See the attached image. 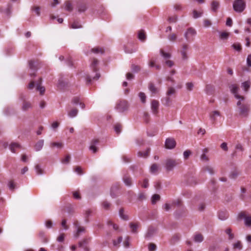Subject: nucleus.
<instances>
[{
	"label": "nucleus",
	"mask_w": 251,
	"mask_h": 251,
	"mask_svg": "<svg viewBox=\"0 0 251 251\" xmlns=\"http://www.w3.org/2000/svg\"><path fill=\"white\" fill-rule=\"evenodd\" d=\"M229 88L231 93L238 100L237 106L239 115L243 117H247L249 112V105L245 102L244 97L238 94L239 87L236 84H233L229 86Z\"/></svg>",
	"instance_id": "obj_1"
},
{
	"label": "nucleus",
	"mask_w": 251,
	"mask_h": 251,
	"mask_svg": "<svg viewBox=\"0 0 251 251\" xmlns=\"http://www.w3.org/2000/svg\"><path fill=\"white\" fill-rule=\"evenodd\" d=\"M176 92V91L174 88L169 87L166 92V97L161 99L163 104L166 106H169L172 101L171 97L175 95Z\"/></svg>",
	"instance_id": "obj_2"
},
{
	"label": "nucleus",
	"mask_w": 251,
	"mask_h": 251,
	"mask_svg": "<svg viewBox=\"0 0 251 251\" xmlns=\"http://www.w3.org/2000/svg\"><path fill=\"white\" fill-rule=\"evenodd\" d=\"M246 4L244 0H235L233 3V8L238 13L242 12L245 9Z\"/></svg>",
	"instance_id": "obj_3"
},
{
	"label": "nucleus",
	"mask_w": 251,
	"mask_h": 251,
	"mask_svg": "<svg viewBox=\"0 0 251 251\" xmlns=\"http://www.w3.org/2000/svg\"><path fill=\"white\" fill-rule=\"evenodd\" d=\"M181 161L180 160H175L173 159H168L165 161V167L168 171H172L177 165L180 164Z\"/></svg>",
	"instance_id": "obj_4"
},
{
	"label": "nucleus",
	"mask_w": 251,
	"mask_h": 251,
	"mask_svg": "<svg viewBox=\"0 0 251 251\" xmlns=\"http://www.w3.org/2000/svg\"><path fill=\"white\" fill-rule=\"evenodd\" d=\"M128 105L127 102L126 100L119 101L116 106V109L119 112H124L128 109Z\"/></svg>",
	"instance_id": "obj_5"
},
{
	"label": "nucleus",
	"mask_w": 251,
	"mask_h": 251,
	"mask_svg": "<svg viewBox=\"0 0 251 251\" xmlns=\"http://www.w3.org/2000/svg\"><path fill=\"white\" fill-rule=\"evenodd\" d=\"M196 31L195 29L190 27L184 33V37L188 41L193 40V37L196 35Z\"/></svg>",
	"instance_id": "obj_6"
},
{
	"label": "nucleus",
	"mask_w": 251,
	"mask_h": 251,
	"mask_svg": "<svg viewBox=\"0 0 251 251\" xmlns=\"http://www.w3.org/2000/svg\"><path fill=\"white\" fill-rule=\"evenodd\" d=\"M20 98L23 100V104L22 106V109L23 111H26L31 108L32 105L30 101L25 100L23 94H21Z\"/></svg>",
	"instance_id": "obj_7"
},
{
	"label": "nucleus",
	"mask_w": 251,
	"mask_h": 251,
	"mask_svg": "<svg viewBox=\"0 0 251 251\" xmlns=\"http://www.w3.org/2000/svg\"><path fill=\"white\" fill-rule=\"evenodd\" d=\"M74 225L76 228V231L74 236L76 238H78L80 234L82 233H85L86 228L84 226H79L78 221H75L74 223Z\"/></svg>",
	"instance_id": "obj_8"
},
{
	"label": "nucleus",
	"mask_w": 251,
	"mask_h": 251,
	"mask_svg": "<svg viewBox=\"0 0 251 251\" xmlns=\"http://www.w3.org/2000/svg\"><path fill=\"white\" fill-rule=\"evenodd\" d=\"M238 218L240 219H244L245 225L247 226H251V217L247 216L245 212H241L238 214Z\"/></svg>",
	"instance_id": "obj_9"
},
{
	"label": "nucleus",
	"mask_w": 251,
	"mask_h": 251,
	"mask_svg": "<svg viewBox=\"0 0 251 251\" xmlns=\"http://www.w3.org/2000/svg\"><path fill=\"white\" fill-rule=\"evenodd\" d=\"M165 146L166 148L168 149H173L176 146V142L173 138H168L166 139Z\"/></svg>",
	"instance_id": "obj_10"
},
{
	"label": "nucleus",
	"mask_w": 251,
	"mask_h": 251,
	"mask_svg": "<svg viewBox=\"0 0 251 251\" xmlns=\"http://www.w3.org/2000/svg\"><path fill=\"white\" fill-rule=\"evenodd\" d=\"M99 143L98 139H93L90 143L89 150L92 151L93 153H96L98 151V145Z\"/></svg>",
	"instance_id": "obj_11"
},
{
	"label": "nucleus",
	"mask_w": 251,
	"mask_h": 251,
	"mask_svg": "<svg viewBox=\"0 0 251 251\" xmlns=\"http://www.w3.org/2000/svg\"><path fill=\"white\" fill-rule=\"evenodd\" d=\"M159 105V102L157 100H153L151 101V109L153 114H156L158 113Z\"/></svg>",
	"instance_id": "obj_12"
},
{
	"label": "nucleus",
	"mask_w": 251,
	"mask_h": 251,
	"mask_svg": "<svg viewBox=\"0 0 251 251\" xmlns=\"http://www.w3.org/2000/svg\"><path fill=\"white\" fill-rule=\"evenodd\" d=\"M42 83V78H39L36 82V90L40 92L41 95L44 94L45 91V88L44 87L41 86Z\"/></svg>",
	"instance_id": "obj_13"
},
{
	"label": "nucleus",
	"mask_w": 251,
	"mask_h": 251,
	"mask_svg": "<svg viewBox=\"0 0 251 251\" xmlns=\"http://www.w3.org/2000/svg\"><path fill=\"white\" fill-rule=\"evenodd\" d=\"M220 7V3L218 1L213 0L211 3V8L212 11L217 12Z\"/></svg>",
	"instance_id": "obj_14"
},
{
	"label": "nucleus",
	"mask_w": 251,
	"mask_h": 251,
	"mask_svg": "<svg viewBox=\"0 0 251 251\" xmlns=\"http://www.w3.org/2000/svg\"><path fill=\"white\" fill-rule=\"evenodd\" d=\"M220 116V113L218 111H214L210 114V119L213 123H214L216 121V118Z\"/></svg>",
	"instance_id": "obj_15"
},
{
	"label": "nucleus",
	"mask_w": 251,
	"mask_h": 251,
	"mask_svg": "<svg viewBox=\"0 0 251 251\" xmlns=\"http://www.w3.org/2000/svg\"><path fill=\"white\" fill-rule=\"evenodd\" d=\"M149 89L153 94H157L159 91V89L151 82H150L149 84Z\"/></svg>",
	"instance_id": "obj_16"
},
{
	"label": "nucleus",
	"mask_w": 251,
	"mask_h": 251,
	"mask_svg": "<svg viewBox=\"0 0 251 251\" xmlns=\"http://www.w3.org/2000/svg\"><path fill=\"white\" fill-rule=\"evenodd\" d=\"M20 144L16 143H12L9 146V149L13 153H15L17 149H21Z\"/></svg>",
	"instance_id": "obj_17"
},
{
	"label": "nucleus",
	"mask_w": 251,
	"mask_h": 251,
	"mask_svg": "<svg viewBox=\"0 0 251 251\" xmlns=\"http://www.w3.org/2000/svg\"><path fill=\"white\" fill-rule=\"evenodd\" d=\"M44 140L41 139V140H40L39 141H38L35 145V146H34L35 150L36 151H40L42 149V148L44 146Z\"/></svg>",
	"instance_id": "obj_18"
},
{
	"label": "nucleus",
	"mask_w": 251,
	"mask_h": 251,
	"mask_svg": "<svg viewBox=\"0 0 251 251\" xmlns=\"http://www.w3.org/2000/svg\"><path fill=\"white\" fill-rule=\"evenodd\" d=\"M123 181L127 186H130L132 185V179L128 175H125L123 178Z\"/></svg>",
	"instance_id": "obj_19"
},
{
	"label": "nucleus",
	"mask_w": 251,
	"mask_h": 251,
	"mask_svg": "<svg viewBox=\"0 0 251 251\" xmlns=\"http://www.w3.org/2000/svg\"><path fill=\"white\" fill-rule=\"evenodd\" d=\"M130 228L131 229V232L133 233H137V228L139 227L138 223H130L129 224Z\"/></svg>",
	"instance_id": "obj_20"
},
{
	"label": "nucleus",
	"mask_w": 251,
	"mask_h": 251,
	"mask_svg": "<svg viewBox=\"0 0 251 251\" xmlns=\"http://www.w3.org/2000/svg\"><path fill=\"white\" fill-rule=\"evenodd\" d=\"M98 65V60L97 59H93L91 65L90 67L94 72H97L98 70L97 66Z\"/></svg>",
	"instance_id": "obj_21"
},
{
	"label": "nucleus",
	"mask_w": 251,
	"mask_h": 251,
	"mask_svg": "<svg viewBox=\"0 0 251 251\" xmlns=\"http://www.w3.org/2000/svg\"><path fill=\"white\" fill-rule=\"evenodd\" d=\"M194 240L195 242L201 243L203 241V237L201 234H196L194 236Z\"/></svg>",
	"instance_id": "obj_22"
},
{
	"label": "nucleus",
	"mask_w": 251,
	"mask_h": 251,
	"mask_svg": "<svg viewBox=\"0 0 251 251\" xmlns=\"http://www.w3.org/2000/svg\"><path fill=\"white\" fill-rule=\"evenodd\" d=\"M91 51L96 54H102L104 52V50L103 48L100 47H96L91 50Z\"/></svg>",
	"instance_id": "obj_23"
},
{
	"label": "nucleus",
	"mask_w": 251,
	"mask_h": 251,
	"mask_svg": "<svg viewBox=\"0 0 251 251\" xmlns=\"http://www.w3.org/2000/svg\"><path fill=\"white\" fill-rule=\"evenodd\" d=\"M228 214L225 211H220L219 212L218 217L221 220H225L228 218Z\"/></svg>",
	"instance_id": "obj_24"
},
{
	"label": "nucleus",
	"mask_w": 251,
	"mask_h": 251,
	"mask_svg": "<svg viewBox=\"0 0 251 251\" xmlns=\"http://www.w3.org/2000/svg\"><path fill=\"white\" fill-rule=\"evenodd\" d=\"M251 84V81L248 80V81L243 82L241 84V86L244 89L245 91L247 92V91H248V89L250 88Z\"/></svg>",
	"instance_id": "obj_25"
},
{
	"label": "nucleus",
	"mask_w": 251,
	"mask_h": 251,
	"mask_svg": "<svg viewBox=\"0 0 251 251\" xmlns=\"http://www.w3.org/2000/svg\"><path fill=\"white\" fill-rule=\"evenodd\" d=\"M159 52L161 56L165 60L169 59L171 56V54L170 53L165 52L162 49L160 50Z\"/></svg>",
	"instance_id": "obj_26"
},
{
	"label": "nucleus",
	"mask_w": 251,
	"mask_h": 251,
	"mask_svg": "<svg viewBox=\"0 0 251 251\" xmlns=\"http://www.w3.org/2000/svg\"><path fill=\"white\" fill-rule=\"evenodd\" d=\"M229 37V33L227 32H219V37L221 40H226Z\"/></svg>",
	"instance_id": "obj_27"
},
{
	"label": "nucleus",
	"mask_w": 251,
	"mask_h": 251,
	"mask_svg": "<svg viewBox=\"0 0 251 251\" xmlns=\"http://www.w3.org/2000/svg\"><path fill=\"white\" fill-rule=\"evenodd\" d=\"M78 112V111L77 109L74 108L68 113V115L70 118H74L76 116Z\"/></svg>",
	"instance_id": "obj_28"
},
{
	"label": "nucleus",
	"mask_w": 251,
	"mask_h": 251,
	"mask_svg": "<svg viewBox=\"0 0 251 251\" xmlns=\"http://www.w3.org/2000/svg\"><path fill=\"white\" fill-rule=\"evenodd\" d=\"M78 11L79 12H83L87 9V7L86 4L80 3L77 6Z\"/></svg>",
	"instance_id": "obj_29"
},
{
	"label": "nucleus",
	"mask_w": 251,
	"mask_h": 251,
	"mask_svg": "<svg viewBox=\"0 0 251 251\" xmlns=\"http://www.w3.org/2000/svg\"><path fill=\"white\" fill-rule=\"evenodd\" d=\"M12 5L10 4L7 5V8L2 11V13H4L6 17H8L11 14V9Z\"/></svg>",
	"instance_id": "obj_30"
},
{
	"label": "nucleus",
	"mask_w": 251,
	"mask_h": 251,
	"mask_svg": "<svg viewBox=\"0 0 251 251\" xmlns=\"http://www.w3.org/2000/svg\"><path fill=\"white\" fill-rule=\"evenodd\" d=\"M35 170L38 175H41L43 174V170L39 164H36L35 166Z\"/></svg>",
	"instance_id": "obj_31"
},
{
	"label": "nucleus",
	"mask_w": 251,
	"mask_h": 251,
	"mask_svg": "<svg viewBox=\"0 0 251 251\" xmlns=\"http://www.w3.org/2000/svg\"><path fill=\"white\" fill-rule=\"evenodd\" d=\"M203 171L208 172L210 175H213L214 174V169L210 166H206L202 169Z\"/></svg>",
	"instance_id": "obj_32"
},
{
	"label": "nucleus",
	"mask_w": 251,
	"mask_h": 251,
	"mask_svg": "<svg viewBox=\"0 0 251 251\" xmlns=\"http://www.w3.org/2000/svg\"><path fill=\"white\" fill-rule=\"evenodd\" d=\"M155 229L153 227H150L148 229L147 233L146 234V237L150 238L154 234Z\"/></svg>",
	"instance_id": "obj_33"
},
{
	"label": "nucleus",
	"mask_w": 251,
	"mask_h": 251,
	"mask_svg": "<svg viewBox=\"0 0 251 251\" xmlns=\"http://www.w3.org/2000/svg\"><path fill=\"white\" fill-rule=\"evenodd\" d=\"M65 9L68 11H72L73 10V6L70 1H67L65 3Z\"/></svg>",
	"instance_id": "obj_34"
},
{
	"label": "nucleus",
	"mask_w": 251,
	"mask_h": 251,
	"mask_svg": "<svg viewBox=\"0 0 251 251\" xmlns=\"http://www.w3.org/2000/svg\"><path fill=\"white\" fill-rule=\"evenodd\" d=\"M138 37L140 40L144 41L146 39V35L144 31L140 30L138 33Z\"/></svg>",
	"instance_id": "obj_35"
},
{
	"label": "nucleus",
	"mask_w": 251,
	"mask_h": 251,
	"mask_svg": "<svg viewBox=\"0 0 251 251\" xmlns=\"http://www.w3.org/2000/svg\"><path fill=\"white\" fill-rule=\"evenodd\" d=\"M150 150L148 149L147 150L143 151H139L138 152V155L140 157H146L148 156L149 152Z\"/></svg>",
	"instance_id": "obj_36"
},
{
	"label": "nucleus",
	"mask_w": 251,
	"mask_h": 251,
	"mask_svg": "<svg viewBox=\"0 0 251 251\" xmlns=\"http://www.w3.org/2000/svg\"><path fill=\"white\" fill-rule=\"evenodd\" d=\"M212 25V23L210 20L205 19L203 20V25L204 27H209Z\"/></svg>",
	"instance_id": "obj_37"
},
{
	"label": "nucleus",
	"mask_w": 251,
	"mask_h": 251,
	"mask_svg": "<svg viewBox=\"0 0 251 251\" xmlns=\"http://www.w3.org/2000/svg\"><path fill=\"white\" fill-rule=\"evenodd\" d=\"M111 204L107 201H104L101 202V206L105 209H108L110 207Z\"/></svg>",
	"instance_id": "obj_38"
},
{
	"label": "nucleus",
	"mask_w": 251,
	"mask_h": 251,
	"mask_svg": "<svg viewBox=\"0 0 251 251\" xmlns=\"http://www.w3.org/2000/svg\"><path fill=\"white\" fill-rule=\"evenodd\" d=\"M50 147H56L57 148H62L63 146V144L62 143L58 142H52L50 143Z\"/></svg>",
	"instance_id": "obj_39"
},
{
	"label": "nucleus",
	"mask_w": 251,
	"mask_h": 251,
	"mask_svg": "<svg viewBox=\"0 0 251 251\" xmlns=\"http://www.w3.org/2000/svg\"><path fill=\"white\" fill-rule=\"evenodd\" d=\"M226 233L228 235V239L231 240L234 238V235L232 233V230L230 228H227L225 230Z\"/></svg>",
	"instance_id": "obj_40"
},
{
	"label": "nucleus",
	"mask_w": 251,
	"mask_h": 251,
	"mask_svg": "<svg viewBox=\"0 0 251 251\" xmlns=\"http://www.w3.org/2000/svg\"><path fill=\"white\" fill-rule=\"evenodd\" d=\"M158 166L156 164H153L150 169V171L151 173L155 174L158 170Z\"/></svg>",
	"instance_id": "obj_41"
},
{
	"label": "nucleus",
	"mask_w": 251,
	"mask_h": 251,
	"mask_svg": "<svg viewBox=\"0 0 251 251\" xmlns=\"http://www.w3.org/2000/svg\"><path fill=\"white\" fill-rule=\"evenodd\" d=\"M202 15V12H198L197 11L194 10L193 11V17L194 19L198 18L201 17Z\"/></svg>",
	"instance_id": "obj_42"
},
{
	"label": "nucleus",
	"mask_w": 251,
	"mask_h": 251,
	"mask_svg": "<svg viewBox=\"0 0 251 251\" xmlns=\"http://www.w3.org/2000/svg\"><path fill=\"white\" fill-rule=\"evenodd\" d=\"M39 236L43 242H47V238L45 236V233L44 231H40L39 233Z\"/></svg>",
	"instance_id": "obj_43"
},
{
	"label": "nucleus",
	"mask_w": 251,
	"mask_h": 251,
	"mask_svg": "<svg viewBox=\"0 0 251 251\" xmlns=\"http://www.w3.org/2000/svg\"><path fill=\"white\" fill-rule=\"evenodd\" d=\"M122 237H119L117 240H114L113 241V245L115 247H119V244L122 242Z\"/></svg>",
	"instance_id": "obj_44"
},
{
	"label": "nucleus",
	"mask_w": 251,
	"mask_h": 251,
	"mask_svg": "<svg viewBox=\"0 0 251 251\" xmlns=\"http://www.w3.org/2000/svg\"><path fill=\"white\" fill-rule=\"evenodd\" d=\"M37 81H34V80H31L29 83L28 84V86H27V88L28 89H30V90H32L34 88H36V82Z\"/></svg>",
	"instance_id": "obj_45"
},
{
	"label": "nucleus",
	"mask_w": 251,
	"mask_h": 251,
	"mask_svg": "<svg viewBox=\"0 0 251 251\" xmlns=\"http://www.w3.org/2000/svg\"><path fill=\"white\" fill-rule=\"evenodd\" d=\"M119 215L120 217L124 220H127L128 219V216L124 214V210L122 209H121L119 211Z\"/></svg>",
	"instance_id": "obj_46"
},
{
	"label": "nucleus",
	"mask_w": 251,
	"mask_h": 251,
	"mask_svg": "<svg viewBox=\"0 0 251 251\" xmlns=\"http://www.w3.org/2000/svg\"><path fill=\"white\" fill-rule=\"evenodd\" d=\"M160 199V196L158 194H154L152 196L151 199V202L152 204H155L157 201Z\"/></svg>",
	"instance_id": "obj_47"
},
{
	"label": "nucleus",
	"mask_w": 251,
	"mask_h": 251,
	"mask_svg": "<svg viewBox=\"0 0 251 251\" xmlns=\"http://www.w3.org/2000/svg\"><path fill=\"white\" fill-rule=\"evenodd\" d=\"M114 130L117 134H119L121 132L122 126L119 124H117L114 126Z\"/></svg>",
	"instance_id": "obj_48"
},
{
	"label": "nucleus",
	"mask_w": 251,
	"mask_h": 251,
	"mask_svg": "<svg viewBox=\"0 0 251 251\" xmlns=\"http://www.w3.org/2000/svg\"><path fill=\"white\" fill-rule=\"evenodd\" d=\"M139 97L141 101L143 103H145L146 99V96L145 93H144L143 92L139 93Z\"/></svg>",
	"instance_id": "obj_49"
},
{
	"label": "nucleus",
	"mask_w": 251,
	"mask_h": 251,
	"mask_svg": "<svg viewBox=\"0 0 251 251\" xmlns=\"http://www.w3.org/2000/svg\"><path fill=\"white\" fill-rule=\"evenodd\" d=\"M233 248L237 249L239 250H241L242 248V245L240 241H237L236 243L233 244Z\"/></svg>",
	"instance_id": "obj_50"
},
{
	"label": "nucleus",
	"mask_w": 251,
	"mask_h": 251,
	"mask_svg": "<svg viewBox=\"0 0 251 251\" xmlns=\"http://www.w3.org/2000/svg\"><path fill=\"white\" fill-rule=\"evenodd\" d=\"M82 26L78 23L75 22L71 25V27L72 28H81Z\"/></svg>",
	"instance_id": "obj_51"
},
{
	"label": "nucleus",
	"mask_w": 251,
	"mask_h": 251,
	"mask_svg": "<svg viewBox=\"0 0 251 251\" xmlns=\"http://www.w3.org/2000/svg\"><path fill=\"white\" fill-rule=\"evenodd\" d=\"M71 159V156L70 155H67L65 158L63 159L61 161L62 163L63 164H68L69 163Z\"/></svg>",
	"instance_id": "obj_52"
},
{
	"label": "nucleus",
	"mask_w": 251,
	"mask_h": 251,
	"mask_svg": "<svg viewBox=\"0 0 251 251\" xmlns=\"http://www.w3.org/2000/svg\"><path fill=\"white\" fill-rule=\"evenodd\" d=\"M131 69L133 72H134V73H137L139 71H140L141 68L139 66L132 65Z\"/></svg>",
	"instance_id": "obj_53"
},
{
	"label": "nucleus",
	"mask_w": 251,
	"mask_h": 251,
	"mask_svg": "<svg viewBox=\"0 0 251 251\" xmlns=\"http://www.w3.org/2000/svg\"><path fill=\"white\" fill-rule=\"evenodd\" d=\"M8 187L10 190L13 191L15 188V184L12 181H10L8 184Z\"/></svg>",
	"instance_id": "obj_54"
},
{
	"label": "nucleus",
	"mask_w": 251,
	"mask_h": 251,
	"mask_svg": "<svg viewBox=\"0 0 251 251\" xmlns=\"http://www.w3.org/2000/svg\"><path fill=\"white\" fill-rule=\"evenodd\" d=\"M88 242V240L87 239H84L82 241L79 242L78 245L79 247L83 248L84 245L87 244Z\"/></svg>",
	"instance_id": "obj_55"
},
{
	"label": "nucleus",
	"mask_w": 251,
	"mask_h": 251,
	"mask_svg": "<svg viewBox=\"0 0 251 251\" xmlns=\"http://www.w3.org/2000/svg\"><path fill=\"white\" fill-rule=\"evenodd\" d=\"M191 154V152L189 150H186L183 152V157L185 159H188L190 154Z\"/></svg>",
	"instance_id": "obj_56"
},
{
	"label": "nucleus",
	"mask_w": 251,
	"mask_h": 251,
	"mask_svg": "<svg viewBox=\"0 0 251 251\" xmlns=\"http://www.w3.org/2000/svg\"><path fill=\"white\" fill-rule=\"evenodd\" d=\"M29 66L31 70L33 71L36 70V68L35 66V63L33 61H30L29 62Z\"/></svg>",
	"instance_id": "obj_57"
},
{
	"label": "nucleus",
	"mask_w": 251,
	"mask_h": 251,
	"mask_svg": "<svg viewBox=\"0 0 251 251\" xmlns=\"http://www.w3.org/2000/svg\"><path fill=\"white\" fill-rule=\"evenodd\" d=\"M176 38V35L175 34H171L168 37V39L171 41H175Z\"/></svg>",
	"instance_id": "obj_58"
},
{
	"label": "nucleus",
	"mask_w": 251,
	"mask_h": 251,
	"mask_svg": "<svg viewBox=\"0 0 251 251\" xmlns=\"http://www.w3.org/2000/svg\"><path fill=\"white\" fill-rule=\"evenodd\" d=\"M137 49L136 48L131 49V50L128 49L127 47L125 48V51L126 53H132L136 51Z\"/></svg>",
	"instance_id": "obj_59"
},
{
	"label": "nucleus",
	"mask_w": 251,
	"mask_h": 251,
	"mask_svg": "<svg viewBox=\"0 0 251 251\" xmlns=\"http://www.w3.org/2000/svg\"><path fill=\"white\" fill-rule=\"evenodd\" d=\"M165 63L169 67H172L174 65L173 61L168 59L166 60Z\"/></svg>",
	"instance_id": "obj_60"
},
{
	"label": "nucleus",
	"mask_w": 251,
	"mask_h": 251,
	"mask_svg": "<svg viewBox=\"0 0 251 251\" xmlns=\"http://www.w3.org/2000/svg\"><path fill=\"white\" fill-rule=\"evenodd\" d=\"M125 247L128 248L129 247V237H126L125 242H124Z\"/></svg>",
	"instance_id": "obj_61"
},
{
	"label": "nucleus",
	"mask_w": 251,
	"mask_h": 251,
	"mask_svg": "<svg viewBox=\"0 0 251 251\" xmlns=\"http://www.w3.org/2000/svg\"><path fill=\"white\" fill-rule=\"evenodd\" d=\"M149 250L150 251H154L156 250V246L155 244L151 243L149 245Z\"/></svg>",
	"instance_id": "obj_62"
},
{
	"label": "nucleus",
	"mask_w": 251,
	"mask_h": 251,
	"mask_svg": "<svg viewBox=\"0 0 251 251\" xmlns=\"http://www.w3.org/2000/svg\"><path fill=\"white\" fill-rule=\"evenodd\" d=\"M234 49L237 51H240L241 50V45L239 44H234L232 45Z\"/></svg>",
	"instance_id": "obj_63"
},
{
	"label": "nucleus",
	"mask_w": 251,
	"mask_h": 251,
	"mask_svg": "<svg viewBox=\"0 0 251 251\" xmlns=\"http://www.w3.org/2000/svg\"><path fill=\"white\" fill-rule=\"evenodd\" d=\"M177 21V17L176 16H174L172 17H169L168 18V21L171 23H176Z\"/></svg>",
	"instance_id": "obj_64"
}]
</instances>
